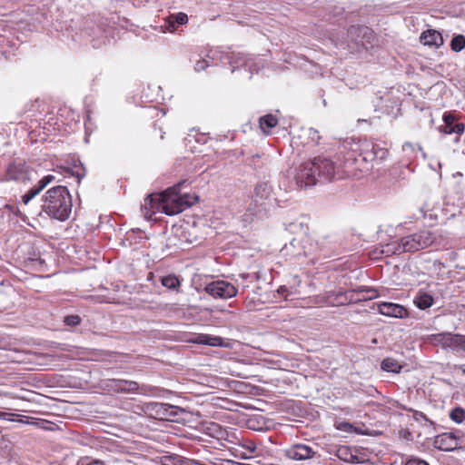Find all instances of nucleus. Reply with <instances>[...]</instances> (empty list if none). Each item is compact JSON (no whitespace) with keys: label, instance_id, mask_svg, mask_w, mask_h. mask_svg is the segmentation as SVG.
I'll return each mask as SVG.
<instances>
[{"label":"nucleus","instance_id":"nucleus-33","mask_svg":"<svg viewBox=\"0 0 465 465\" xmlns=\"http://www.w3.org/2000/svg\"><path fill=\"white\" fill-rule=\"evenodd\" d=\"M64 322L67 326H78L81 323V317L79 315H68L64 317Z\"/></svg>","mask_w":465,"mask_h":465},{"label":"nucleus","instance_id":"nucleus-25","mask_svg":"<svg viewBox=\"0 0 465 465\" xmlns=\"http://www.w3.org/2000/svg\"><path fill=\"white\" fill-rule=\"evenodd\" d=\"M121 379H107L103 381V386L104 389L113 392L121 393Z\"/></svg>","mask_w":465,"mask_h":465},{"label":"nucleus","instance_id":"nucleus-17","mask_svg":"<svg viewBox=\"0 0 465 465\" xmlns=\"http://www.w3.org/2000/svg\"><path fill=\"white\" fill-rule=\"evenodd\" d=\"M188 22V16L184 13H177L167 17L164 27L169 32H173L177 25H185Z\"/></svg>","mask_w":465,"mask_h":465},{"label":"nucleus","instance_id":"nucleus-40","mask_svg":"<svg viewBox=\"0 0 465 465\" xmlns=\"http://www.w3.org/2000/svg\"><path fill=\"white\" fill-rule=\"evenodd\" d=\"M218 54L217 50H211L210 53L207 54V57L211 60H214L216 58V54Z\"/></svg>","mask_w":465,"mask_h":465},{"label":"nucleus","instance_id":"nucleus-42","mask_svg":"<svg viewBox=\"0 0 465 465\" xmlns=\"http://www.w3.org/2000/svg\"><path fill=\"white\" fill-rule=\"evenodd\" d=\"M296 226H297V224H296L295 223H291V224L289 225V230H290V231H293V230H294V228H295Z\"/></svg>","mask_w":465,"mask_h":465},{"label":"nucleus","instance_id":"nucleus-34","mask_svg":"<svg viewBox=\"0 0 465 465\" xmlns=\"http://www.w3.org/2000/svg\"><path fill=\"white\" fill-rule=\"evenodd\" d=\"M307 134L309 138L311 139L312 143L314 144H317L321 139V136L319 135V132L314 128H309L307 130Z\"/></svg>","mask_w":465,"mask_h":465},{"label":"nucleus","instance_id":"nucleus-2","mask_svg":"<svg viewBox=\"0 0 465 465\" xmlns=\"http://www.w3.org/2000/svg\"><path fill=\"white\" fill-rule=\"evenodd\" d=\"M342 177L341 168L331 159L318 156L312 161L301 164L295 172L294 179L300 188L316 184L318 179L331 181Z\"/></svg>","mask_w":465,"mask_h":465},{"label":"nucleus","instance_id":"nucleus-11","mask_svg":"<svg viewBox=\"0 0 465 465\" xmlns=\"http://www.w3.org/2000/svg\"><path fill=\"white\" fill-rule=\"evenodd\" d=\"M6 179L25 183L31 180L30 172L25 164L22 163H13L6 170Z\"/></svg>","mask_w":465,"mask_h":465},{"label":"nucleus","instance_id":"nucleus-16","mask_svg":"<svg viewBox=\"0 0 465 465\" xmlns=\"http://www.w3.org/2000/svg\"><path fill=\"white\" fill-rule=\"evenodd\" d=\"M355 292L371 293V295L368 297H362V300L373 299L378 296L377 291L372 288L359 287L357 290H355ZM352 292H354V291H349L344 294L340 293L339 295H337V298H336L337 304L341 305L346 302H352V297H351Z\"/></svg>","mask_w":465,"mask_h":465},{"label":"nucleus","instance_id":"nucleus-41","mask_svg":"<svg viewBox=\"0 0 465 465\" xmlns=\"http://www.w3.org/2000/svg\"><path fill=\"white\" fill-rule=\"evenodd\" d=\"M188 462H189L188 465H203V463H201L199 461H195V460H189Z\"/></svg>","mask_w":465,"mask_h":465},{"label":"nucleus","instance_id":"nucleus-1","mask_svg":"<svg viewBox=\"0 0 465 465\" xmlns=\"http://www.w3.org/2000/svg\"><path fill=\"white\" fill-rule=\"evenodd\" d=\"M184 183H179L163 193L149 194L141 206L143 217L150 220L153 214L156 213L174 215L192 206L198 197L190 195L187 193H181V186Z\"/></svg>","mask_w":465,"mask_h":465},{"label":"nucleus","instance_id":"nucleus-15","mask_svg":"<svg viewBox=\"0 0 465 465\" xmlns=\"http://www.w3.org/2000/svg\"><path fill=\"white\" fill-rule=\"evenodd\" d=\"M420 41L429 47L438 48L443 45V37L440 32L434 29H427L421 33Z\"/></svg>","mask_w":465,"mask_h":465},{"label":"nucleus","instance_id":"nucleus-32","mask_svg":"<svg viewBox=\"0 0 465 465\" xmlns=\"http://www.w3.org/2000/svg\"><path fill=\"white\" fill-rule=\"evenodd\" d=\"M76 168L77 169L75 171H73V170H71L69 168H66L65 169V175L66 174H70L72 176H75L76 179H77V183H80L81 179L84 178V175H85V171H84V167H82V166H79V167L76 166Z\"/></svg>","mask_w":465,"mask_h":465},{"label":"nucleus","instance_id":"nucleus-13","mask_svg":"<svg viewBox=\"0 0 465 465\" xmlns=\"http://www.w3.org/2000/svg\"><path fill=\"white\" fill-rule=\"evenodd\" d=\"M148 409L154 411V413L159 416L160 419H170L173 417H176L180 409L176 406L163 403V402H153L148 406Z\"/></svg>","mask_w":465,"mask_h":465},{"label":"nucleus","instance_id":"nucleus-14","mask_svg":"<svg viewBox=\"0 0 465 465\" xmlns=\"http://www.w3.org/2000/svg\"><path fill=\"white\" fill-rule=\"evenodd\" d=\"M443 124L440 126V131L447 134H461L464 132V124L456 123L455 117L450 113L443 114Z\"/></svg>","mask_w":465,"mask_h":465},{"label":"nucleus","instance_id":"nucleus-39","mask_svg":"<svg viewBox=\"0 0 465 465\" xmlns=\"http://www.w3.org/2000/svg\"><path fill=\"white\" fill-rule=\"evenodd\" d=\"M12 415L13 414L8 413V412H1L0 413V418L4 419V420H13V419L10 418V416H12Z\"/></svg>","mask_w":465,"mask_h":465},{"label":"nucleus","instance_id":"nucleus-19","mask_svg":"<svg viewBox=\"0 0 465 465\" xmlns=\"http://www.w3.org/2000/svg\"><path fill=\"white\" fill-rule=\"evenodd\" d=\"M259 124L262 131L264 134H269L271 129L278 124V119L275 115L269 114L262 116L259 120Z\"/></svg>","mask_w":465,"mask_h":465},{"label":"nucleus","instance_id":"nucleus-9","mask_svg":"<svg viewBox=\"0 0 465 465\" xmlns=\"http://www.w3.org/2000/svg\"><path fill=\"white\" fill-rule=\"evenodd\" d=\"M318 454L312 447L297 443L284 450V456L295 461H303L314 458Z\"/></svg>","mask_w":465,"mask_h":465},{"label":"nucleus","instance_id":"nucleus-38","mask_svg":"<svg viewBox=\"0 0 465 465\" xmlns=\"http://www.w3.org/2000/svg\"><path fill=\"white\" fill-rule=\"evenodd\" d=\"M405 465H429V463L418 458H411L405 462Z\"/></svg>","mask_w":465,"mask_h":465},{"label":"nucleus","instance_id":"nucleus-24","mask_svg":"<svg viewBox=\"0 0 465 465\" xmlns=\"http://www.w3.org/2000/svg\"><path fill=\"white\" fill-rule=\"evenodd\" d=\"M121 393L135 392L139 390V384L134 381L122 380L121 379Z\"/></svg>","mask_w":465,"mask_h":465},{"label":"nucleus","instance_id":"nucleus-30","mask_svg":"<svg viewBox=\"0 0 465 465\" xmlns=\"http://www.w3.org/2000/svg\"><path fill=\"white\" fill-rule=\"evenodd\" d=\"M450 418L458 424L463 422L465 420V410L460 407L454 408L450 413Z\"/></svg>","mask_w":465,"mask_h":465},{"label":"nucleus","instance_id":"nucleus-3","mask_svg":"<svg viewBox=\"0 0 465 465\" xmlns=\"http://www.w3.org/2000/svg\"><path fill=\"white\" fill-rule=\"evenodd\" d=\"M72 196L66 186L57 185L43 195L42 211L50 218L66 221L72 213Z\"/></svg>","mask_w":465,"mask_h":465},{"label":"nucleus","instance_id":"nucleus-23","mask_svg":"<svg viewBox=\"0 0 465 465\" xmlns=\"http://www.w3.org/2000/svg\"><path fill=\"white\" fill-rule=\"evenodd\" d=\"M381 369L386 371L398 373L401 370V365L392 358H386L381 362Z\"/></svg>","mask_w":465,"mask_h":465},{"label":"nucleus","instance_id":"nucleus-8","mask_svg":"<svg viewBox=\"0 0 465 465\" xmlns=\"http://www.w3.org/2000/svg\"><path fill=\"white\" fill-rule=\"evenodd\" d=\"M205 292L214 298L229 299L237 294V289L232 283L224 281H215L205 286Z\"/></svg>","mask_w":465,"mask_h":465},{"label":"nucleus","instance_id":"nucleus-36","mask_svg":"<svg viewBox=\"0 0 465 465\" xmlns=\"http://www.w3.org/2000/svg\"><path fill=\"white\" fill-rule=\"evenodd\" d=\"M337 429H339L341 430L347 431V432L356 431V429L354 428V426L349 422L339 423V425L337 426Z\"/></svg>","mask_w":465,"mask_h":465},{"label":"nucleus","instance_id":"nucleus-22","mask_svg":"<svg viewBox=\"0 0 465 465\" xmlns=\"http://www.w3.org/2000/svg\"><path fill=\"white\" fill-rule=\"evenodd\" d=\"M336 456L346 462H358V457L351 453V450L347 446H341L337 449Z\"/></svg>","mask_w":465,"mask_h":465},{"label":"nucleus","instance_id":"nucleus-12","mask_svg":"<svg viewBox=\"0 0 465 465\" xmlns=\"http://www.w3.org/2000/svg\"><path fill=\"white\" fill-rule=\"evenodd\" d=\"M377 307L381 314L388 317L403 319L408 316L407 309L397 303L383 302L378 303Z\"/></svg>","mask_w":465,"mask_h":465},{"label":"nucleus","instance_id":"nucleus-20","mask_svg":"<svg viewBox=\"0 0 465 465\" xmlns=\"http://www.w3.org/2000/svg\"><path fill=\"white\" fill-rule=\"evenodd\" d=\"M433 297L428 292H419L414 298V303L420 310L430 308L433 304Z\"/></svg>","mask_w":465,"mask_h":465},{"label":"nucleus","instance_id":"nucleus-31","mask_svg":"<svg viewBox=\"0 0 465 465\" xmlns=\"http://www.w3.org/2000/svg\"><path fill=\"white\" fill-rule=\"evenodd\" d=\"M402 150L406 153L416 154L418 152H421V147L418 143H412L406 142L402 145Z\"/></svg>","mask_w":465,"mask_h":465},{"label":"nucleus","instance_id":"nucleus-26","mask_svg":"<svg viewBox=\"0 0 465 465\" xmlns=\"http://www.w3.org/2000/svg\"><path fill=\"white\" fill-rule=\"evenodd\" d=\"M451 50L454 52H460L465 48V36L462 35H455L450 42Z\"/></svg>","mask_w":465,"mask_h":465},{"label":"nucleus","instance_id":"nucleus-21","mask_svg":"<svg viewBox=\"0 0 465 465\" xmlns=\"http://www.w3.org/2000/svg\"><path fill=\"white\" fill-rule=\"evenodd\" d=\"M196 343L209 345V346H223V339L219 336H213L208 334L199 335L195 341Z\"/></svg>","mask_w":465,"mask_h":465},{"label":"nucleus","instance_id":"nucleus-35","mask_svg":"<svg viewBox=\"0 0 465 465\" xmlns=\"http://www.w3.org/2000/svg\"><path fill=\"white\" fill-rule=\"evenodd\" d=\"M55 177L52 174H48L44 176L41 180H39L38 183L41 185L43 189H45L49 183L54 182Z\"/></svg>","mask_w":465,"mask_h":465},{"label":"nucleus","instance_id":"nucleus-10","mask_svg":"<svg viewBox=\"0 0 465 465\" xmlns=\"http://www.w3.org/2000/svg\"><path fill=\"white\" fill-rule=\"evenodd\" d=\"M460 439L452 432H445L437 435L433 440V446L442 451H452L461 449Z\"/></svg>","mask_w":465,"mask_h":465},{"label":"nucleus","instance_id":"nucleus-28","mask_svg":"<svg viewBox=\"0 0 465 465\" xmlns=\"http://www.w3.org/2000/svg\"><path fill=\"white\" fill-rule=\"evenodd\" d=\"M44 189L39 183L31 188L26 193L22 196V202L27 204L33 198L38 195Z\"/></svg>","mask_w":465,"mask_h":465},{"label":"nucleus","instance_id":"nucleus-27","mask_svg":"<svg viewBox=\"0 0 465 465\" xmlns=\"http://www.w3.org/2000/svg\"><path fill=\"white\" fill-rule=\"evenodd\" d=\"M44 189L39 183L31 188L26 193L22 196V202L27 204L33 198L38 195Z\"/></svg>","mask_w":465,"mask_h":465},{"label":"nucleus","instance_id":"nucleus-7","mask_svg":"<svg viewBox=\"0 0 465 465\" xmlns=\"http://www.w3.org/2000/svg\"><path fill=\"white\" fill-rule=\"evenodd\" d=\"M433 341L445 349L465 353V335L450 332H440L433 336Z\"/></svg>","mask_w":465,"mask_h":465},{"label":"nucleus","instance_id":"nucleus-6","mask_svg":"<svg viewBox=\"0 0 465 465\" xmlns=\"http://www.w3.org/2000/svg\"><path fill=\"white\" fill-rule=\"evenodd\" d=\"M303 233L299 237L293 238L288 244H285L281 252L282 256L290 257V259H300L312 254L316 247L311 242L310 238L306 235L304 226L299 223ZM307 229V226H305Z\"/></svg>","mask_w":465,"mask_h":465},{"label":"nucleus","instance_id":"nucleus-29","mask_svg":"<svg viewBox=\"0 0 465 465\" xmlns=\"http://www.w3.org/2000/svg\"><path fill=\"white\" fill-rule=\"evenodd\" d=\"M162 284L168 289H176L180 282L175 275H167L162 278Z\"/></svg>","mask_w":465,"mask_h":465},{"label":"nucleus","instance_id":"nucleus-18","mask_svg":"<svg viewBox=\"0 0 465 465\" xmlns=\"http://www.w3.org/2000/svg\"><path fill=\"white\" fill-rule=\"evenodd\" d=\"M272 186L267 182H261L257 183L254 188L253 197L255 202L267 200L272 194Z\"/></svg>","mask_w":465,"mask_h":465},{"label":"nucleus","instance_id":"nucleus-37","mask_svg":"<svg viewBox=\"0 0 465 465\" xmlns=\"http://www.w3.org/2000/svg\"><path fill=\"white\" fill-rule=\"evenodd\" d=\"M210 65L209 62L206 59H202L197 61V63L194 65V69L197 72H201L207 68Z\"/></svg>","mask_w":465,"mask_h":465},{"label":"nucleus","instance_id":"nucleus-5","mask_svg":"<svg viewBox=\"0 0 465 465\" xmlns=\"http://www.w3.org/2000/svg\"><path fill=\"white\" fill-rule=\"evenodd\" d=\"M435 240L436 235L432 232L424 230L387 244L381 252L389 256L394 253L418 252L430 246Z\"/></svg>","mask_w":465,"mask_h":465},{"label":"nucleus","instance_id":"nucleus-4","mask_svg":"<svg viewBox=\"0 0 465 465\" xmlns=\"http://www.w3.org/2000/svg\"><path fill=\"white\" fill-rule=\"evenodd\" d=\"M373 40L372 30L362 25H352L346 33H341V37H331V41L337 48L348 50L350 53L368 49L372 46Z\"/></svg>","mask_w":465,"mask_h":465}]
</instances>
